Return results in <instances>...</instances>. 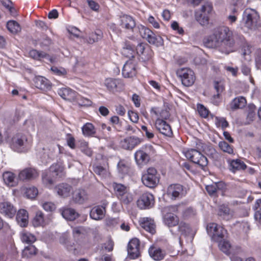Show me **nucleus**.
<instances>
[{
    "instance_id": "f257e3e1",
    "label": "nucleus",
    "mask_w": 261,
    "mask_h": 261,
    "mask_svg": "<svg viewBox=\"0 0 261 261\" xmlns=\"http://www.w3.org/2000/svg\"><path fill=\"white\" fill-rule=\"evenodd\" d=\"M204 44L207 47L217 48L222 53L228 55L233 51L235 41L229 28L220 26L215 28L204 39Z\"/></svg>"
},
{
    "instance_id": "f03ea898",
    "label": "nucleus",
    "mask_w": 261,
    "mask_h": 261,
    "mask_svg": "<svg viewBox=\"0 0 261 261\" xmlns=\"http://www.w3.org/2000/svg\"><path fill=\"white\" fill-rule=\"evenodd\" d=\"M259 21V15L257 11L250 8H246L243 13L242 22L249 30H255Z\"/></svg>"
},
{
    "instance_id": "7ed1b4c3",
    "label": "nucleus",
    "mask_w": 261,
    "mask_h": 261,
    "mask_svg": "<svg viewBox=\"0 0 261 261\" xmlns=\"http://www.w3.org/2000/svg\"><path fill=\"white\" fill-rule=\"evenodd\" d=\"M185 156L198 167L204 170L208 164V160L201 152L197 149H190L184 152Z\"/></svg>"
},
{
    "instance_id": "20e7f679",
    "label": "nucleus",
    "mask_w": 261,
    "mask_h": 261,
    "mask_svg": "<svg viewBox=\"0 0 261 261\" xmlns=\"http://www.w3.org/2000/svg\"><path fill=\"white\" fill-rule=\"evenodd\" d=\"M141 180L143 185L146 187L153 188L159 182L160 175L158 174L155 168L150 167L143 172Z\"/></svg>"
},
{
    "instance_id": "39448f33",
    "label": "nucleus",
    "mask_w": 261,
    "mask_h": 261,
    "mask_svg": "<svg viewBox=\"0 0 261 261\" xmlns=\"http://www.w3.org/2000/svg\"><path fill=\"white\" fill-rule=\"evenodd\" d=\"M213 10L212 5L208 3L203 5L199 10L195 12V19L201 25H206L208 24L210 14Z\"/></svg>"
},
{
    "instance_id": "423d86ee",
    "label": "nucleus",
    "mask_w": 261,
    "mask_h": 261,
    "mask_svg": "<svg viewBox=\"0 0 261 261\" xmlns=\"http://www.w3.org/2000/svg\"><path fill=\"white\" fill-rule=\"evenodd\" d=\"M176 74L180 79L182 84L185 86H191L195 81V73L189 68H181L177 70Z\"/></svg>"
},
{
    "instance_id": "0eeeda50",
    "label": "nucleus",
    "mask_w": 261,
    "mask_h": 261,
    "mask_svg": "<svg viewBox=\"0 0 261 261\" xmlns=\"http://www.w3.org/2000/svg\"><path fill=\"white\" fill-rule=\"evenodd\" d=\"M30 147V144L25 135L18 134L14 136L12 140L11 148L17 152H23Z\"/></svg>"
},
{
    "instance_id": "6e6552de",
    "label": "nucleus",
    "mask_w": 261,
    "mask_h": 261,
    "mask_svg": "<svg viewBox=\"0 0 261 261\" xmlns=\"http://www.w3.org/2000/svg\"><path fill=\"white\" fill-rule=\"evenodd\" d=\"M186 194V190L179 184L170 185L167 189V194L171 199L181 198Z\"/></svg>"
},
{
    "instance_id": "1a4fd4ad",
    "label": "nucleus",
    "mask_w": 261,
    "mask_h": 261,
    "mask_svg": "<svg viewBox=\"0 0 261 261\" xmlns=\"http://www.w3.org/2000/svg\"><path fill=\"white\" fill-rule=\"evenodd\" d=\"M152 148L151 145H146L138 150L135 153V159L138 165L146 164L150 159L148 150Z\"/></svg>"
},
{
    "instance_id": "9d476101",
    "label": "nucleus",
    "mask_w": 261,
    "mask_h": 261,
    "mask_svg": "<svg viewBox=\"0 0 261 261\" xmlns=\"http://www.w3.org/2000/svg\"><path fill=\"white\" fill-rule=\"evenodd\" d=\"M104 84L108 90L112 93L120 92L124 87L123 82L119 79L107 78L105 80Z\"/></svg>"
},
{
    "instance_id": "9b49d317",
    "label": "nucleus",
    "mask_w": 261,
    "mask_h": 261,
    "mask_svg": "<svg viewBox=\"0 0 261 261\" xmlns=\"http://www.w3.org/2000/svg\"><path fill=\"white\" fill-rule=\"evenodd\" d=\"M154 196L149 192L143 193L137 200V204L140 209L151 207L154 204Z\"/></svg>"
},
{
    "instance_id": "f8f14e48",
    "label": "nucleus",
    "mask_w": 261,
    "mask_h": 261,
    "mask_svg": "<svg viewBox=\"0 0 261 261\" xmlns=\"http://www.w3.org/2000/svg\"><path fill=\"white\" fill-rule=\"evenodd\" d=\"M38 171L34 168L28 167L21 170L18 175V179L22 181L32 180L39 176Z\"/></svg>"
},
{
    "instance_id": "ddd939ff",
    "label": "nucleus",
    "mask_w": 261,
    "mask_h": 261,
    "mask_svg": "<svg viewBox=\"0 0 261 261\" xmlns=\"http://www.w3.org/2000/svg\"><path fill=\"white\" fill-rule=\"evenodd\" d=\"M140 241L137 238H133L129 242L127 246V252L129 257L135 259L139 257Z\"/></svg>"
},
{
    "instance_id": "4468645a",
    "label": "nucleus",
    "mask_w": 261,
    "mask_h": 261,
    "mask_svg": "<svg viewBox=\"0 0 261 261\" xmlns=\"http://www.w3.org/2000/svg\"><path fill=\"white\" fill-rule=\"evenodd\" d=\"M155 127L160 133L168 137H171L173 135L172 130L170 125L165 120L158 119L155 120Z\"/></svg>"
},
{
    "instance_id": "2eb2a0df",
    "label": "nucleus",
    "mask_w": 261,
    "mask_h": 261,
    "mask_svg": "<svg viewBox=\"0 0 261 261\" xmlns=\"http://www.w3.org/2000/svg\"><path fill=\"white\" fill-rule=\"evenodd\" d=\"M122 73L125 78L132 77L136 75V62L132 60L127 61L123 66Z\"/></svg>"
},
{
    "instance_id": "dca6fc26",
    "label": "nucleus",
    "mask_w": 261,
    "mask_h": 261,
    "mask_svg": "<svg viewBox=\"0 0 261 261\" xmlns=\"http://www.w3.org/2000/svg\"><path fill=\"white\" fill-rule=\"evenodd\" d=\"M120 21V25L121 28L128 31H133L136 25L135 19L130 15H123L121 16Z\"/></svg>"
},
{
    "instance_id": "f3484780",
    "label": "nucleus",
    "mask_w": 261,
    "mask_h": 261,
    "mask_svg": "<svg viewBox=\"0 0 261 261\" xmlns=\"http://www.w3.org/2000/svg\"><path fill=\"white\" fill-rule=\"evenodd\" d=\"M141 140L135 137L126 138L120 141V145L122 148L127 150H132L140 144Z\"/></svg>"
},
{
    "instance_id": "a211bd4d",
    "label": "nucleus",
    "mask_w": 261,
    "mask_h": 261,
    "mask_svg": "<svg viewBox=\"0 0 261 261\" xmlns=\"http://www.w3.org/2000/svg\"><path fill=\"white\" fill-rule=\"evenodd\" d=\"M16 209L9 202L4 201L0 203V213L9 218H12L15 215Z\"/></svg>"
},
{
    "instance_id": "6ab92c4d",
    "label": "nucleus",
    "mask_w": 261,
    "mask_h": 261,
    "mask_svg": "<svg viewBox=\"0 0 261 261\" xmlns=\"http://www.w3.org/2000/svg\"><path fill=\"white\" fill-rule=\"evenodd\" d=\"M150 256L154 260L160 261L163 260L166 255V251L160 247L152 246L148 249Z\"/></svg>"
},
{
    "instance_id": "aec40b11",
    "label": "nucleus",
    "mask_w": 261,
    "mask_h": 261,
    "mask_svg": "<svg viewBox=\"0 0 261 261\" xmlns=\"http://www.w3.org/2000/svg\"><path fill=\"white\" fill-rule=\"evenodd\" d=\"M59 95L64 99L74 101L77 96V93L69 88H62L58 91Z\"/></svg>"
},
{
    "instance_id": "412c9836",
    "label": "nucleus",
    "mask_w": 261,
    "mask_h": 261,
    "mask_svg": "<svg viewBox=\"0 0 261 261\" xmlns=\"http://www.w3.org/2000/svg\"><path fill=\"white\" fill-rule=\"evenodd\" d=\"M49 223L48 218L45 217L41 211L36 212L35 216L32 220V224L34 227H44Z\"/></svg>"
},
{
    "instance_id": "4be33fe9",
    "label": "nucleus",
    "mask_w": 261,
    "mask_h": 261,
    "mask_svg": "<svg viewBox=\"0 0 261 261\" xmlns=\"http://www.w3.org/2000/svg\"><path fill=\"white\" fill-rule=\"evenodd\" d=\"M107 204H105V206H96L93 207L90 213V217L95 220H101L103 218L105 215L106 210L105 206Z\"/></svg>"
},
{
    "instance_id": "5701e85b",
    "label": "nucleus",
    "mask_w": 261,
    "mask_h": 261,
    "mask_svg": "<svg viewBox=\"0 0 261 261\" xmlns=\"http://www.w3.org/2000/svg\"><path fill=\"white\" fill-rule=\"evenodd\" d=\"M55 189L59 195L63 197H67L70 196L72 187L68 184L62 183L57 186Z\"/></svg>"
},
{
    "instance_id": "b1692460",
    "label": "nucleus",
    "mask_w": 261,
    "mask_h": 261,
    "mask_svg": "<svg viewBox=\"0 0 261 261\" xmlns=\"http://www.w3.org/2000/svg\"><path fill=\"white\" fill-rule=\"evenodd\" d=\"M135 47L130 44L128 41H125L121 49V54L129 60L133 58L135 55Z\"/></svg>"
},
{
    "instance_id": "393cba45",
    "label": "nucleus",
    "mask_w": 261,
    "mask_h": 261,
    "mask_svg": "<svg viewBox=\"0 0 261 261\" xmlns=\"http://www.w3.org/2000/svg\"><path fill=\"white\" fill-rule=\"evenodd\" d=\"M72 199L75 202L82 204L88 199V195L84 190L79 189L73 192Z\"/></svg>"
},
{
    "instance_id": "a878e982",
    "label": "nucleus",
    "mask_w": 261,
    "mask_h": 261,
    "mask_svg": "<svg viewBox=\"0 0 261 261\" xmlns=\"http://www.w3.org/2000/svg\"><path fill=\"white\" fill-rule=\"evenodd\" d=\"M16 221L21 227H26L28 224L29 214L28 212L24 210H19L16 215Z\"/></svg>"
},
{
    "instance_id": "bb28decb",
    "label": "nucleus",
    "mask_w": 261,
    "mask_h": 261,
    "mask_svg": "<svg viewBox=\"0 0 261 261\" xmlns=\"http://www.w3.org/2000/svg\"><path fill=\"white\" fill-rule=\"evenodd\" d=\"M136 50L137 54L140 56L143 60H147L151 58V54H149V52H150V49L146 48L145 44L143 43L139 44L136 47Z\"/></svg>"
},
{
    "instance_id": "cd10ccee",
    "label": "nucleus",
    "mask_w": 261,
    "mask_h": 261,
    "mask_svg": "<svg viewBox=\"0 0 261 261\" xmlns=\"http://www.w3.org/2000/svg\"><path fill=\"white\" fill-rule=\"evenodd\" d=\"M151 113L152 116L156 118V120L162 119L165 120L169 117V112L167 110L160 108H152Z\"/></svg>"
},
{
    "instance_id": "c85d7f7f",
    "label": "nucleus",
    "mask_w": 261,
    "mask_h": 261,
    "mask_svg": "<svg viewBox=\"0 0 261 261\" xmlns=\"http://www.w3.org/2000/svg\"><path fill=\"white\" fill-rule=\"evenodd\" d=\"M33 81L35 87L38 89L44 90L50 87L49 81L43 76H36L34 79Z\"/></svg>"
},
{
    "instance_id": "c756f323",
    "label": "nucleus",
    "mask_w": 261,
    "mask_h": 261,
    "mask_svg": "<svg viewBox=\"0 0 261 261\" xmlns=\"http://www.w3.org/2000/svg\"><path fill=\"white\" fill-rule=\"evenodd\" d=\"M223 186L224 185L222 182H215L206 186L205 189L210 196H216L217 193L222 189Z\"/></svg>"
},
{
    "instance_id": "7c9ffc66",
    "label": "nucleus",
    "mask_w": 261,
    "mask_h": 261,
    "mask_svg": "<svg viewBox=\"0 0 261 261\" xmlns=\"http://www.w3.org/2000/svg\"><path fill=\"white\" fill-rule=\"evenodd\" d=\"M3 177L5 183L10 187H14L18 183V178L11 172H5L3 173Z\"/></svg>"
},
{
    "instance_id": "2f4dec72",
    "label": "nucleus",
    "mask_w": 261,
    "mask_h": 261,
    "mask_svg": "<svg viewBox=\"0 0 261 261\" xmlns=\"http://www.w3.org/2000/svg\"><path fill=\"white\" fill-rule=\"evenodd\" d=\"M142 227L151 234L155 232V225L153 220L148 218H143L141 223Z\"/></svg>"
},
{
    "instance_id": "473e14b6",
    "label": "nucleus",
    "mask_w": 261,
    "mask_h": 261,
    "mask_svg": "<svg viewBox=\"0 0 261 261\" xmlns=\"http://www.w3.org/2000/svg\"><path fill=\"white\" fill-rule=\"evenodd\" d=\"M113 187L118 200L129 190V188L125 185L117 182H114L113 184Z\"/></svg>"
},
{
    "instance_id": "72a5a7b5",
    "label": "nucleus",
    "mask_w": 261,
    "mask_h": 261,
    "mask_svg": "<svg viewBox=\"0 0 261 261\" xmlns=\"http://www.w3.org/2000/svg\"><path fill=\"white\" fill-rule=\"evenodd\" d=\"M83 134L85 137H93L96 134V128L89 122L85 124L82 127Z\"/></svg>"
},
{
    "instance_id": "f704fd0d",
    "label": "nucleus",
    "mask_w": 261,
    "mask_h": 261,
    "mask_svg": "<svg viewBox=\"0 0 261 261\" xmlns=\"http://www.w3.org/2000/svg\"><path fill=\"white\" fill-rule=\"evenodd\" d=\"M218 215L224 220H229L232 218L233 213L227 206L222 205L219 207Z\"/></svg>"
},
{
    "instance_id": "c9c22d12",
    "label": "nucleus",
    "mask_w": 261,
    "mask_h": 261,
    "mask_svg": "<svg viewBox=\"0 0 261 261\" xmlns=\"http://www.w3.org/2000/svg\"><path fill=\"white\" fill-rule=\"evenodd\" d=\"M62 215L66 220L73 221L77 218L79 214L73 208H65L62 210Z\"/></svg>"
},
{
    "instance_id": "e433bc0d",
    "label": "nucleus",
    "mask_w": 261,
    "mask_h": 261,
    "mask_svg": "<svg viewBox=\"0 0 261 261\" xmlns=\"http://www.w3.org/2000/svg\"><path fill=\"white\" fill-rule=\"evenodd\" d=\"M246 105V99L242 96L234 98L230 103V108L232 110L242 109Z\"/></svg>"
},
{
    "instance_id": "4c0bfd02",
    "label": "nucleus",
    "mask_w": 261,
    "mask_h": 261,
    "mask_svg": "<svg viewBox=\"0 0 261 261\" xmlns=\"http://www.w3.org/2000/svg\"><path fill=\"white\" fill-rule=\"evenodd\" d=\"M64 167L63 163L58 162L53 164L49 168V173L55 174L56 176L61 177L63 175Z\"/></svg>"
},
{
    "instance_id": "58836bf2",
    "label": "nucleus",
    "mask_w": 261,
    "mask_h": 261,
    "mask_svg": "<svg viewBox=\"0 0 261 261\" xmlns=\"http://www.w3.org/2000/svg\"><path fill=\"white\" fill-rule=\"evenodd\" d=\"M117 170L121 174H127L129 172L130 164L124 160H120L117 164Z\"/></svg>"
},
{
    "instance_id": "ea45409f",
    "label": "nucleus",
    "mask_w": 261,
    "mask_h": 261,
    "mask_svg": "<svg viewBox=\"0 0 261 261\" xmlns=\"http://www.w3.org/2000/svg\"><path fill=\"white\" fill-rule=\"evenodd\" d=\"M229 165L230 170L233 172L237 170H244L246 168L245 164L239 159L232 160Z\"/></svg>"
},
{
    "instance_id": "a19ab883",
    "label": "nucleus",
    "mask_w": 261,
    "mask_h": 261,
    "mask_svg": "<svg viewBox=\"0 0 261 261\" xmlns=\"http://www.w3.org/2000/svg\"><path fill=\"white\" fill-rule=\"evenodd\" d=\"M164 222L169 227L174 226L178 224V218L173 214H168L165 217Z\"/></svg>"
},
{
    "instance_id": "79ce46f5",
    "label": "nucleus",
    "mask_w": 261,
    "mask_h": 261,
    "mask_svg": "<svg viewBox=\"0 0 261 261\" xmlns=\"http://www.w3.org/2000/svg\"><path fill=\"white\" fill-rule=\"evenodd\" d=\"M102 37V33L100 30H97L95 32L90 33L86 39L87 42L89 44H93L98 41Z\"/></svg>"
},
{
    "instance_id": "37998d69",
    "label": "nucleus",
    "mask_w": 261,
    "mask_h": 261,
    "mask_svg": "<svg viewBox=\"0 0 261 261\" xmlns=\"http://www.w3.org/2000/svg\"><path fill=\"white\" fill-rule=\"evenodd\" d=\"M8 30L13 34H16L21 31L19 24L15 20H10L7 23Z\"/></svg>"
},
{
    "instance_id": "c03bdc74",
    "label": "nucleus",
    "mask_w": 261,
    "mask_h": 261,
    "mask_svg": "<svg viewBox=\"0 0 261 261\" xmlns=\"http://www.w3.org/2000/svg\"><path fill=\"white\" fill-rule=\"evenodd\" d=\"M21 239L23 242L28 244H32L36 241L34 235L27 231H23L21 233Z\"/></svg>"
},
{
    "instance_id": "a18cd8bd",
    "label": "nucleus",
    "mask_w": 261,
    "mask_h": 261,
    "mask_svg": "<svg viewBox=\"0 0 261 261\" xmlns=\"http://www.w3.org/2000/svg\"><path fill=\"white\" fill-rule=\"evenodd\" d=\"M253 209L255 211L254 218L261 224V199L256 200Z\"/></svg>"
},
{
    "instance_id": "49530a36",
    "label": "nucleus",
    "mask_w": 261,
    "mask_h": 261,
    "mask_svg": "<svg viewBox=\"0 0 261 261\" xmlns=\"http://www.w3.org/2000/svg\"><path fill=\"white\" fill-rule=\"evenodd\" d=\"M147 41L152 44L157 46L162 45L163 39L160 36H157L152 32V34L148 36V38L146 39Z\"/></svg>"
},
{
    "instance_id": "de8ad7c7",
    "label": "nucleus",
    "mask_w": 261,
    "mask_h": 261,
    "mask_svg": "<svg viewBox=\"0 0 261 261\" xmlns=\"http://www.w3.org/2000/svg\"><path fill=\"white\" fill-rule=\"evenodd\" d=\"M37 249L34 245H29L24 248L22 251V255L23 257H29L31 255L36 254Z\"/></svg>"
},
{
    "instance_id": "09e8293b",
    "label": "nucleus",
    "mask_w": 261,
    "mask_h": 261,
    "mask_svg": "<svg viewBox=\"0 0 261 261\" xmlns=\"http://www.w3.org/2000/svg\"><path fill=\"white\" fill-rule=\"evenodd\" d=\"M133 195L130 192L129 190L126 192L122 197L119 199L121 204L128 205L133 201Z\"/></svg>"
},
{
    "instance_id": "8fccbe9b",
    "label": "nucleus",
    "mask_w": 261,
    "mask_h": 261,
    "mask_svg": "<svg viewBox=\"0 0 261 261\" xmlns=\"http://www.w3.org/2000/svg\"><path fill=\"white\" fill-rule=\"evenodd\" d=\"M38 189L35 187L26 188L24 194L28 198L34 199L38 195Z\"/></svg>"
},
{
    "instance_id": "3c124183",
    "label": "nucleus",
    "mask_w": 261,
    "mask_h": 261,
    "mask_svg": "<svg viewBox=\"0 0 261 261\" xmlns=\"http://www.w3.org/2000/svg\"><path fill=\"white\" fill-rule=\"evenodd\" d=\"M221 226L218 225L215 223H210L207 224L206 227V230L208 234L213 238L215 236V233L217 232V230L219 229Z\"/></svg>"
},
{
    "instance_id": "603ef678",
    "label": "nucleus",
    "mask_w": 261,
    "mask_h": 261,
    "mask_svg": "<svg viewBox=\"0 0 261 261\" xmlns=\"http://www.w3.org/2000/svg\"><path fill=\"white\" fill-rule=\"evenodd\" d=\"M256 110V107L253 104H250L247 107V119L248 120V123L253 120L255 116V111Z\"/></svg>"
},
{
    "instance_id": "864d4df0",
    "label": "nucleus",
    "mask_w": 261,
    "mask_h": 261,
    "mask_svg": "<svg viewBox=\"0 0 261 261\" xmlns=\"http://www.w3.org/2000/svg\"><path fill=\"white\" fill-rule=\"evenodd\" d=\"M29 56L35 60L40 61L46 55L45 53L43 51L32 49L29 51Z\"/></svg>"
},
{
    "instance_id": "5fc2aeb1",
    "label": "nucleus",
    "mask_w": 261,
    "mask_h": 261,
    "mask_svg": "<svg viewBox=\"0 0 261 261\" xmlns=\"http://www.w3.org/2000/svg\"><path fill=\"white\" fill-rule=\"evenodd\" d=\"M219 148L223 151L229 154L233 153V147L224 141H220L219 143Z\"/></svg>"
},
{
    "instance_id": "6e6d98bb",
    "label": "nucleus",
    "mask_w": 261,
    "mask_h": 261,
    "mask_svg": "<svg viewBox=\"0 0 261 261\" xmlns=\"http://www.w3.org/2000/svg\"><path fill=\"white\" fill-rule=\"evenodd\" d=\"M227 231L223 227H221L218 229L215 233L213 240L216 242H219L220 240L223 239L226 235Z\"/></svg>"
},
{
    "instance_id": "4d7b16f0",
    "label": "nucleus",
    "mask_w": 261,
    "mask_h": 261,
    "mask_svg": "<svg viewBox=\"0 0 261 261\" xmlns=\"http://www.w3.org/2000/svg\"><path fill=\"white\" fill-rule=\"evenodd\" d=\"M220 249L226 254L230 253L231 245L229 242L227 241H220L219 243Z\"/></svg>"
},
{
    "instance_id": "13d9d810",
    "label": "nucleus",
    "mask_w": 261,
    "mask_h": 261,
    "mask_svg": "<svg viewBox=\"0 0 261 261\" xmlns=\"http://www.w3.org/2000/svg\"><path fill=\"white\" fill-rule=\"evenodd\" d=\"M215 124L218 127H221L223 129H225L229 126L228 122L223 117H215Z\"/></svg>"
},
{
    "instance_id": "bf43d9fd",
    "label": "nucleus",
    "mask_w": 261,
    "mask_h": 261,
    "mask_svg": "<svg viewBox=\"0 0 261 261\" xmlns=\"http://www.w3.org/2000/svg\"><path fill=\"white\" fill-rule=\"evenodd\" d=\"M178 231L183 235H187L191 231V227L189 225L185 222H181L178 224Z\"/></svg>"
},
{
    "instance_id": "052dcab7",
    "label": "nucleus",
    "mask_w": 261,
    "mask_h": 261,
    "mask_svg": "<svg viewBox=\"0 0 261 261\" xmlns=\"http://www.w3.org/2000/svg\"><path fill=\"white\" fill-rule=\"evenodd\" d=\"M197 109L199 115L204 118L207 117L210 111L203 105L198 103L197 105Z\"/></svg>"
},
{
    "instance_id": "680f3d73",
    "label": "nucleus",
    "mask_w": 261,
    "mask_h": 261,
    "mask_svg": "<svg viewBox=\"0 0 261 261\" xmlns=\"http://www.w3.org/2000/svg\"><path fill=\"white\" fill-rule=\"evenodd\" d=\"M77 103L81 106L89 107L91 106L92 104V101L87 98L82 96H78L76 98Z\"/></svg>"
},
{
    "instance_id": "e2e57ef3",
    "label": "nucleus",
    "mask_w": 261,
    "mask_h": 261,
    "mask_svg": "<svg viewBox=\"0 0 261 261\" xmlns=\"http://www.w3.org/2000/svg\"><path fill=\"white\" fill-rule=\"evenodd\" d=\"M50 70L54 74L59 76H64L67 74L66 70L63 67L53 66L51 67Z\"/></svg>"
},
{
    "instance_id": "0e129e2a",
    "label": "nucleus",
    "mask_w": 261,
    "mask_h": 261,
    "mask_svg": "<svg viewBox=\"0 0 261 261\" xmlns=\"http://www.w3.org/2000/svg\"><path fill=\"white\" fill-rule=\"evenodd\" d=\"M214 86L215 90L216 91L217 94L214 95V98H219L221 93L222 92L224 87L222 85L217 81H215Z\"/></svg>"
},
{
    "instance_id": "69168bd1",
    "label": "nucleus",
    "mask_w": 261,
    "mask_h": 261,
    "mask_svg": "<svg viewBox=\"0 0 261 261\" xmlns=\"http://www.w3.org/2000/svg\"><path fill=\"white\" fill-rule=\"evenodd\" d=\"M139 32L142 37L145 39L148 38L149 35L152 34V31L144 26H141L139 28Z\"/></svg>"
},
{
    "instance_id": "338daca9",
    "label": "nucleus",
    "mask_w": 261,
    "mask_h": 261,
    "mask_svg": "<svg viewBox=\"0 0 261 261\" xmlns=\"http://www.w3.org/2000/svg\"><path fill=\"white\" fill-rule=\"evenodd\" d=\"M93 171L94 172L102 177H105L107 174L106 169L100 166H96L93 167Z\"/></svg>"
},
{
    "instance_id": "774afa93",
    "label": "nucleus",
    "mask_w": 261,
    "mask_h": 261,
    "mask_svg": "<svg viewBox=\"0 0 261 261\" xmlns=\"http://www.w3.org/2000/svg\"><path fill=\"white\" fill-rule=\"evenodd\" d=\"M42 178L43 182L46 186L52 185L54 183L53 179L48 176V174L46 172L43 173Z\"/></svg>"
}]
</instances>
